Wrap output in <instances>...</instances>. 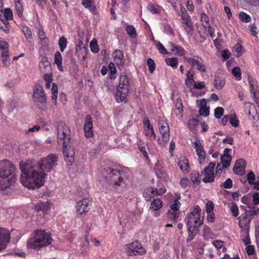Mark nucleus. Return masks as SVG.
Returning a JSON list of instances; mask_svg holds the SVG:
<instances>
[{
    "instance_id": "obj_1",
    "label": "nucleus",
    "mask_w": 259,
    "mask_h": 259,
    "mask_svg": "<svg viewBox=\"0 0 259 259\" xmlns=\"http://www.w3.org/2000/svg\"><path fill=\"white\" fill-rule=\"evenodd\" d=\"M20 167L22 171L20 182L28 189H37L44 185L47 176L42 171L39 165L34 160L20 162Z\"/></svg>"
},
{
    "instance_id": "obj_2",
    "label": "nucleus",
    "mask_w": 259,
    "mask_h": 259,
    "mask_svg": "<svg viewBox=\"0 0 259 259\" xmlns=\"http://www.w3.org/2000/svg\"><path fill=\"white\" fill-rule=\"evenodd\" d=\"M15 176L16 167L12 162L7 159L0 161V189L6 190L13 184Z\"/></svg>"
},
{
    "instance_id": "obj_3",
    "label": "nucleus",
    "mask_w": 259,
    "mask_h": 259,
    "mask_svg": "<svg viewBox=\"0 0 259 259\" xmlns=\"http://www.w3.org/2000/svg\"><path fill=\"white\" fill-rule=\"evenodd\" d=\"M52 238L50 234L44 230H37L34 233V237L27 242V246L32 249H36L50 244Z\"/></svg>"
},
{
    "instance_id": "obj_4",
    "label": "nucleus",
    "mask_w": 259,
    "mask_h": 259,
    "mask_svg": "<svg viewBox=\"0 0 259 259\" xmlns=\"http://www.w3.org/2000/svg\"><path fill=\"white\" fill-rule=\"evenodd\" d=\"M200 213L201 208L198 205L190 208V212L185 218L187 227H189L190 230H192L191 228H197L203 224V219L201 218Z\"/></svg>"
},
{
    "instance_id": "obj_5",
    "label": "nucleus",
    "mask_w": 259,
    "mask_h": 259,
    "mask_svg": "<svg viewBox=\"0 0 259 259\" xmlns=\"http://www.w3.org/2000/svg\"><path fill=\"white\" fill-rule=\"evenodd\" d=\"M129 79L124 74H121L119 79V84L116 92L117 102H126L127 95L129 93Z\"/></svg>"
},
{
    "instance_id": "obj_6",
    "label": "nucleus",
    "mask_w": 259,
    "mask_h": 259,
    "mask_svg": "<svg viewBox=\"0 0 259 259\" xmlns=\"http://www.w3.org/2000/svg\"><path fill=\"white\" fill-rule=\"evenodd\" d=\"M58 157L57 155L50 154L46 157L41 158L39 161L36 162L37 165H39L40 169L43 172L50 171L58 164Z\"/></svg>"
},
{
    "instance_id": "obj_7",
    "label": "nucleus",
    "mask_w": 259,
    "mask_h": 259,
    "mask_svg": "<svg viewBox=\"0 0 259 259\" xmlns=\"http://www.w3.org/2000/svg\"><path fill=\"white\" fill-rule=\"evenodd\" d=\"M33 99L39 109H46L47 97L42 87L39 84L34 85L33 92Z\"/></svg>"
},
{
    "instance_id": "obj_8",
    "label": "nucleus",
    "mask_w": 259,
    "mask_h": 259,
    "mask_svg": "<svg viewBox=\"0 0 259 259\" xmlns=\"http://www.w3.org/2000/svg\"><path fill=\"white\" fill-rule=\"evenodd\" d=\"M58 142L63 144L70 143V130L66 124L60 122L57 126Z\"/></svg>"
},
{
    "instance_id": "obj_9",
    "label": "nucleus",
    "mask_w": 259,
    "mask_h": 259,
    "mask_svg": "<svg viewBox=\"0 0 259 259\" xmlns=\"http://www.w3.org/2000/svg\"><path fill=\"white\" fill-rule=\"evenodd\" d=\"M105 171L108 175V177L111 179V181L116 186H122L123 183V177L125 176L122 171L113 169L110 167H107L104 169Z\"/></svg>"
},
{
    "instance_id": "obj_10",
    "label": "nucleus",
    "mask_w": 259,
    "mask_h": 259,
    "mask_svg": "<svg viewBox=\"0 0 259 259\" xmlns=\"http://www.w3.org/2000/svg\"><path fill=\"white\" fill-rule=\"evenodd\" d=\"M126 253L128 255H142L145 253L146 250L138 241L125 245Z\"/></svg>"
},
{
    "instance_id": "obj_11",
    "label": "nucleus",
    "mask_w": 259,
    "mask_h": 259,
    "mask_svg": "<svg viewBox=\"0 0 259 259\" xmlns=\"http://www.w3.org/2000/svg\"><path fill=\"white\" fill-rule=\"evenodd\" d=\"M63 153L64 159L68 165H71L74 160L75 151L72 147H71L69 143L63 145Z\"/></svg>"
},
{
    "instance_id": "obj_12",
    "label": "nucleus",
    "mask_w": 259,
    "mask_h": 259,
    "mask_svg": "<svg viewBox=\"0 0 259 259\" xmlns=\"http://www.w3.org/2000/svg\"><path fill=\"white\" fill-rule=\"evenodd\" d=\"M158 126L163 140L167 142L169 139V128L168 123L163 119L159 120Z\"/></svg>"
},
{
    "instance_id": "obj_13",
    "label": "nucleus",
    "mask_w": 259,
    "mask_h": 259,
    "mask_svg": "<svg viewBox=\"0 0 259 259\" xmlns=\"http://www.w3.org/2000/svg\"><path fill=\"white\" fill-rule=\"evenodd\" d=\"M185 60L191 64L192 67H196V68L200 72H206V67L201 58L195 59L193 58L185 57Z\"/></svg>"
},
{
    "instance_id": "obj_14",
    "label": "nucleus",
    "mask_w": 259,
    "mask_h": 259,
    "mask_svg": "<svg viewBox=\"0 0 259 259\" xmlns=\"http://www.w3.org/2000/svg\"><path fill=\"white\" fill-rule=\"evenodd\" d=\"M91 201L89 199L85 198L79 200L76 205V212L79 214L87 212L90 209Z\"/></svg>"
},
{
    "instance_id": "obj_15",
    "label": "nucleus",
    "mask_w": 259,
    "mask_h": 259,
    "mask_svg": "<svg viewBox=\"0 0 259 259\" xmlns=\"http://www.w3.org/2000/svg\"><path fill=\"white\" fill-rule=\"evenodd\" d=\"M10 240V233L6 228H0V250L5 249Z\"/></svg>"
},
{
    "instance_id": "obj_16",
    "label": "nucleus",
    "mask_w": 259,
    "mask_h": 259,
    "mask_svg": "<svg viewBox=\"0 0 259 259\" xmlns=\"http://www.w3.org/2000/svg\"><path fill=\"white\" fill-rule=\"evenodd\" d=\"M84 133L87 138H89L93 136L92 119L90 115H88L85 117Z\"/></svg>"
},
{
    "instance_id": "obj_17",
    "label": "nucleus",
    "mask_w": 259,
    "mask_h": 259,
    "mask_svg": "<svg viewBox=\"0 0 259 259\" xmlns=\"http://www.w3.org/2000/svg\"><path fill=\"white\" fill-rule=\"evenodd\" d=\"M230 151V149L226 148L224 154L221 157V163L223 167L227 168L230 166L232 160L231 156L228 153Z\"/></svg>"
},
{
    "instance_id": "obj_18",
    "label": "nucleus",
    "mask_w": 259,
    "mask_h": 259,
    "mask_svg": "<svg viewBox=\"0 0 259 259\" xmlns=\"http://www.w3.org/2000/svg\"><path fill=\"white\" fill-rule=\"evenodd\" d=\"M199 102L200 107L199 112L200 115L203 116L204 117L207 116L209 113V108L206 107V103L205 99H202Z\"/></svg>"
},
{
    "instance_id": "obj_19",
    "label": "nucleus",
    "mask_w": 259,
    "mask_h": 259,
    "mask_svg": "<svg viewBox=\"0 0 259 259\" xmlns=\"http://www.w3.org/2000/svg\"><path fill=\"white\" fill-rule=\"evenodd\" d=\"M112 56L114 59V62L116 65H122L123 55L121 51L116 50L113 53Z\"/></svg>"
},
{
    "instance_id": "obj_20",
    "label": "nucleus",
    "mask_w": 259,
    "mask_h": 259,
    "mask_svg": "<svg viewBox=\"0 0 259 259\" xmlns=\"http://www.w3.org/2000/svg\"><path fill=\"white\" fill-rule=\"evenodd\" d=\"M170 51L175 55L179 56H183L185 54V50L181 46L175 45L172 42H169Z\"/></svg>"
},
{
    "instance_id": "obj_21",
    "label": "nucleus",
    "mask_w": 259,
    "mask_h": 259,
    "mask_svg": "<svg viewBox=\"0 0 259 259\" xmlns=\"http://www.w3.org/2000/svg\"><path fill=\"white\" fill-rule=\"evenodd\" d=\"M39 68L41 71L46 72L47 69L50 68V63L46 56H42L39 63Z\"/></svg>"
},
{
    "instance_id": "obj_22",
    "label": "nucleus",
    "mask_w": 259,
    "mask_h": 259,
    "mask_svg": "<svg viewBox=\"0 0 259 259\" xmlns=\"http://www.w3.org/2000/svg\"><path fill=\"white\" fill-rule=\"evenodd\" d=\"M153 187H149L145 189L143 196L146 201H150L152 197L156 196Z\"/></svg>"
},
{
    "instance_id": "obj_23",
    "label": "nucleus",
    "mask_w": 259,
    "mask_h": 259,
    "mask_svg": "<svg viewBox=\"0 0 259 259\" xmlns=\"http://www.w3.org/2000/svg\"><path fill=\"white\" fill-rule=\"evenodd\" d=\"M244 111L247 113L249 118H251L250 114L255 113V107L254 105L250 102H245L244 103Z\"/></svg>"
},
{
    "instance_id": "obj_24",
    "label": "nucleus",
    "mask_w": 259,
    "mask_h": 259,
    "mask_svg": "<svg viewBox=\"0 0 259 259\" xmlns=\"http://www.w3.org/2000/svg\"><path fill=\"white\" fill-rule=\"evenodd\" d=\"M248 82L250 87V92L251 94H254L258 92V84L255 79L250 76H248Z\"/></svg>"
},
{
    "instance_id": "obj_25",
    "label": "nucleus",
    "mask_w": 259,
    "mask_h": 259,
    "mask_svg": "<svg viewBox=\"0 0 259 259\" xmlns=\"http://www.w3.org/2000/svg\"><path fill=\"white\" fill-rule=\"evenodd\" d=\"M49 209L50 203L48 202H38L35 205V210L37 211H42L43 212H47Z\"/></svg>"
},
{
    "instance_id": "obj_26",
    "label": "nucleus",
    "mask_w": 259,
    "mask_h": 259,
    "mask_svg": "<svg viewBox=\"0 0 259 259\" xmlns=\"http://www.w3.org/2000/svg\"><path fill=\"white\" fill-rule=\"evenodd\" d=\"M194 72L192 70L190 69L187 71V78L185 80V83L187 86L191 87L194 82H195V80L194 79Z\"/></svg>"
},
{
    "instance_id": "obj_27",
    "label": "nucleus",
    "mask_w": 259,
    "mask_h": 259,
    "mask_svg": "<svg viewBox=\"0 0 259 259\" xmlns=\"http://www.w3.org/2000/svg\"><path fill=\"white\" fill-rule=\"evenodd\" d=\"M178 165L183 171H187L189 168L188 160L185 157H183L180 159L178 162Z\"/></svg>"
},
{
    "instance_id": "obj_28",
    "label": "nucleus",
    "mask_w": 259,
    "mask_h": 259,
    "mask_svg": "<svg viewBox=\"0 0 259 259\" xmlns=\"http://www.w3.org/2000/svg\"><path fill=\"white\" fill-rule=\"evenodd\" d=\"M205 174L204 178L202 179V181L205 183H211L214 181V176L213 172L208 171H204Z\"/></svg>"
},
{
    "instance_id": "obj_29",
    "label": "nucleus",
    "mask_w": 259,
    "mask_h": 259,
    "mask_svg": "<svg viewBox=\"0 0 259 259\" xmlns=\"http://www.w3.org/2000/svg\"><path fill=\"white\" fill-rule=\"evenodd\" d=\"M162 206L161 200L158 198L154 199L151 203L150 208L153 210H158Z\"/></svg>"
},
{
    "instance_id": "obj_30",
    "label": "nucleus",
    "mask_w": 259,
    "mask_h": 259,
    "mask_svg": "<svg viewBox=\"0 0 259 259\" xmlns=\"http://www.w3.org/2000/svg\"><path fill=\"white\" fill-rule=\"evenodd\" d=\"M225 80L224 78H220L218 76H215L214 79V87L218 90H221L225 85Z\"/></svg>"
},
{
    "instance_id": "obj_31",
    "label": "nucleus",
    "mask_w": 259,
    "mask_h": 259,
    "mask_svg": "<svg viewBox=\"0 0 259 259\" xmlns=\"http://www.w3.org/2000/svg\"><path fill=\"white\" fill-rule=\"evenodd\" d=\"M179 214L178 211L169 210L167 212V218L169 220L176 222L179 217Z\"/></svg>"
},
{
    "instance_id": "obj_32",
    "label": "nucleus",
    "mask_w": 259,
    "mask_h": 259,
    "mask_svg": "<svg viewBox=\"0 0 259 259\" xmlns=\"http://www.w3.org/2000/svg\"><path fill=\"white\" fill-rule=\"evenodd\" d=\"M82 5L88 8L91 12H95V7L93 5V0H82Z\"/></svg>"
},
{
    "instance_id": "obj_33",
    "label": "nucleus",
    "mask_w": 259,
    "mask_h": 259,
    "mask_svg": "<svg viewBox=\"0 0 259 259\" xmlns=\"http://www.w3.org/2000/svg\"><path fill=\"white\" fill-rule=\"evenodd\" d=\"M67 41L66 38L62 36L61 37L58 41V45L60 47V50L63 52L67 47Z\"/></svg>"
},
{
    "instance_id": "obj_34",
    "label": "nucleus",
    "mask_w": 259,
    "mask_h": 259,
    "mask_svg": "<svg viewBox=\"0 0 259 259\" xmlns=\"http://www.w3.org/2000/svg\"><path fill=\"white\" fill-rule=\"evenodd\" d=\"M248 209H245V211L246 212V213H247L248 215H250L251 216H254L257 215L259 212V208L253 206L251 207L250 206H248Z\"/></svg>"
},
{
    "instance_id": "obj_35",
    "label": "nucleus",
    "mask_w": 259,
    "mask_h": 259,
    "mask_svg": "<svg viewBox=\"0 0 259 259\" xmlns=\"http://www.w3.org/2000/svg\"><path fill=\"white\" fill-rule=\"evenodd\" d=\"M166 63L167 65L176 68L178 66V60L176 58H167L165 59Z\"/></svg>"
},
{
    "instance_id": "obj_36",
    "label": "nucleus",
    "mask_w": 259,
    "mask_h": 259,
    "mask_svg": "<svg viewBox=\"0 0 259 259\" xmlns=\"http://www.w3.org/2000/svg\"><path fill=\"white\" fill-rule=\"evenodd\" d=\"M125 30L132 38H135L137 34L136 29L132 25H128L126 26Z\"/></svg>"
},
{
    "instance_id": "obj_37",
    "label": "nucleus",
    "mask_w": 259,
    "mask_h": 259,
    "mask_svg": "<svg viewBox=\"0 0 259 259\" xmlns=\"http://www.w3.org/2000/svg\"><path fill=\"white\" fill-rule=\"evenodd\" d=\"M232 73L236 78L238 80L241 79V73L240 69L239 67L237 66L233 68Z\"/></svg>"
},
{
    "instance_id": "obj_38",
    "label": "nucleus",
    "mask_w": 259,
    "mask_h": 259,
    "mask_svg": "<svg viewBox=\"0 0 259 259\" xmlns=\"http://www.w3.org/2000/svg\"><path fill=\"white\" fill-rule=\"evenodd\" d=\"M229 120L230 124L233 126L236 127L238 126L239 121L235 115L231 114L229 117Z\"/></svg>"
},
{
    "instance_id": "obj_39",
    "label": "nucleus",
    "mask_w": 259,
    "mask_h": 259,
    "mask_svg": "<svg viewBox=\"0 0 259 259\" xmlns=\"http://www.w3.org/2000/svg\"><path fill=\"white\" fill-rule=\"evenodd\" d=\"M181 18L182 19V23L184 24L189 23L191 21L190 16L188 14L187 12L185 11L183 12L181 14Z\"/></svg>"
},
{
    "instance_id": "obj_40",
    "label": "nucleus",
    "mask_w": 259,
    "mask_h": 259,
    "mask_svg": "<svg viewBox=\"0 0 259 259\" xmlns=\"http://www.w3.org/2000/svg\"><path fill=\"white\" fill-rule=\"evenodd\" d=\"M90 48L92 52L96 53L99 51V47L96 39H93L90 42Z\"/></svg>"
},
{
    "instance_id": "obj_41",
    "label": "nucleus",
    "mask_w": 259,
    "mask_h": 259,
    "mask_svg": "<svg viewBox=\"0 0 259 259\" xmlns=\"http://www.w3.org/2000/svg\"><path fill=\"white\" fill-rule=\"evenodd\" d=\"M147 64L148 66L150 73H153L155 69V64L154 61L152 59L149 58L147 60Z\"/></svg>"
},
{
    "instance_id": "obj_42",
    "label": "nucleus",
    "mask_w": 259,
    "mask_h": 259,
    "mask_svg": "<svg viewBox=\"0 0 259 259\" xmlns=\"http://www.w3.org/2000/svg\"><path fill=\"white\" fill-rule=\"evenodd\" d=\"M193 145L196 149V153H199L200 152H203L204 151L203 147L199 140L195 141L193 143Z\"/></svg>"
},
{
    "instance_id": "obj_43",
    "label": "nucleus",
    "mask_w": 259,
    "mask_h": 259,
    "mask_svg": "<svg viewBox=\"0 0 259 259\" xmlns=\"http://www.w3.org/2000/svg\"><path fill=\"white\" fill-rule=\"evenodd\" d=\"M239 18L242 21L244 22H249L251 20L250 16L243 12H241L239 13Z\"/></svg>"
},
{
    "instance_id": "obj_44",
    "label": "nucleus",
    "mask_w": 259,
    "mask_h": 259,
    "mask_svg": "<svg viewBox=\"0 0 259 259\" xmlns=\"http://www.w3.org/2000/svg\"><path fill=\"white\" fill-rule=\"evenodd\" d=\"M22 32L24 33L25 37L27 39H29L31 38L32 36V33L30 29L26 26H24L22 27Z\"/></svg>"
},
{
    "instance_id": "obj_45",
    "label": "nucleus",
    "mask_w": 259,
    "mask_h": 259,
    "mask_svg": "<svg viewBox=\"0 0 259 259\" xmlns=\"http://www.w3.org/2000/svg\"><path fill=\"white\" fill-rule=\"evenodd\" d=\"M224 110L222 107H218L214 110V116L217 119H220L223 115Z\"/></svg>"
},
{
    "instance_id": "obj_46",
    "label": "nucleus",
    "mask_w": 259,
    "mask_h": 259,
    "mask_svg": "<svg viewBox=\"0 0 259 259\" xmlns=\"http://www.w3.org/2000/svg\"><path fill=\"white\" fill-rule=\"evenodd\" d=\"M203 27L205 29L206 31L208 32V34L212 38L214 36V30L211 28L210 24H207V25H205V24H202Z\"/></svg>"
},
{
    "instance_id": "obj_47",
    "label": "nucleus",
    "mask_w": 259,
    "mask_h": 259,
    "mask_svg": "<svg viewBox=\"0 0 259 259\" xmlns=\"http://www.w3.org/2000/svg\"><path fill=\"white\" fill-rule=\"evenodd\" d=\"M245 168L244 166H237L235 165L233 168V171L236 174L243 175L245 172Z\"/></svg>"
},
{
    "instance_id": "obj_48",
    "label": "nucleus",
    "mask_w": 259,
    "mask_h": 259,
    "mask_svg": "<svg viewBox=\"0 0 259 259\" xmlns=\"http://www.w3.org/2000/svg\"><path fill=\"white\" fill-rule=\"evenodd\" d=\"M144 124L146 127L150 130L151 136L153 137L154 139L156 138V135L154 133L153 127L151 125L149 120L148 119H144Z\"/></svg>"
},
{
    "instance_id": "obj_49",
    "label": "nucleus",
    "mask_w": 259,
    "mask_h": 259,
    "mask_svg": "<svg viewBox=\"0 0 259 259\" xmlns=\"http://www.w3.org/2000/svg\"><path fill=\"white\" fill-rule=\"evenodd\" d=\"M191 181L193 183H199L200 182V175L198 172H194L191 175Z\"/></svg>"
},
{
    "instance_id": "obj_50",
    "label": "nucleus",
    "mask_w": 259,
    "mask_h": 259,
    "mask_svg": "<svg viewBox=\"0 0 259 259\" xmlns=\"http://www.w3.org/2000/svg\"><path fill=\"white\" fill-rule=\"evenodd\" d=\"M230 210L231 211L232 215L234 217H236L238 215V214H239L238 208L237 205L235 203H232V206L231 207Z\"/></svg>"
},
{
    "instance_id": "obj_51",
    "label": "nucleus",
    "mask_w": 259,
    "mask_h": 259,
    "mask_svg": "<svg viewBox=\"0 0 259 259\" xmlns=\"http://www.w3.org/2000/svg\"><path fill=\"white\" fill-rule=\"evenodd\" d=\"M214 208L213 203L211 201H208L206 204V212L207 213L213 212Z\"/></svg>"
},
{
    "instance_id": "obj_52",
    "label": "nucleus",
    "mask_w": 259,
    "mask_h": 259,
    "mask_svg": "<svg viewBox=\"0 0 259 259\" xmlns=\"http://www.w3.org/2000/svg\"><path fill=\"white\" fill-rule=\"evenodd\" d=\"M38 37L41 41H43L44 44H47L49 42V39L46 36L45 33L42 30H39Z\"/></svg>"
},
{
    "instance_id": "obj_53",
    "label": "nucleus",
    "mask_w": 259,
    "mask_h": 259,
    "mask_svg": "<svg viewBox=\"0 0 259 259\" xmlns=\"http://www.w3.org/2000/svg\"><path fill=\"white\" fill-rule=\"evenodd\" d=\"M196 228H191L192 230H190L189 229V227H188V232H189V235H188V238H187V242L190 241H191L192 240H193L194 239V236L196 234L195 229Z\"/></svg>"
},
{
    "instance_id": "obj_54",
    "label": "nucleus",
    "mask_w": 259,
    "mask_h": 259,
    "mask_svg": "<svg viewBox=\"0 0 259 259\" xmlns=\"http://www.w3.org/2000/svg\"><path fill=\"white\" fill-rule=\"evenodd\" d=\"M147 9L153 14H158L160 12L158 7H155L152 4H149L147 7Z\"/></svg>"
},
{
    "instance_id": "obj_55",
    "label": "nucleus",
    "mask_w": 259,
    "mask_h": 259,
    "mask_svg": "<svg viewBox=\"0 0 259 259\" xmlns=\"http://www.w3.org/2000/svg\"><path fill=\"white\" fill-rule=\"evenodd\" d=\"M247 179L248 180V183L250 185H252L253 183H254L255 181V175L253 172V171H250L247 176Z\"/></svg>"
},
{
    "instance_id": "obj_56",
    "label": "nucleus",
    "mask_w": 259,
    "mask_h": 259,
    "mask_svg": "<svg viewBox=\"0 0 259 259\" xmlns=\"http://www.w3.org/2000/svg\"><path fill=\"white\" fill-rule=\"evenodd\" d=\"M4 16L7 20H11L13 18V14L12 10L9 8H7L4 11Z\"/></svg>"
},
{
    "instance_id": "obj_57",
    "label": "nucleus",
    "mask_w": 259,
    "mask_h": 259,
    "mask_svg": "<svg viewBox=\"0 0 259 259\" xmlns=\"http://www.w3.org/2000/svg\"><path fill=\"white\" fill-rule=\"evenodd\" d=\"M198 124V120L195 118L191 119L188 121V125L191 129L195 128Z\"/></svg>"
},
{
    "instance_id": "obj_58",
    "label": "nucleus",
    "mask_w": 259,
    "mask_h": 259,
    "mask_svg": "<svg viewBox=\"0 0 259 259\" xmlns=\"http://www.w3.org/2000/svg\"><path fill=\"white\" fill-rule=\"evenodd\" d=\"M16 9L18 15L19 17H21L22 15L23 8L20 2H17V3H16Z\"/></svg>"
},
{
    "instance_id": "obj_59",
    "label": "nucleus",
    "mask_w": 259,
    "mask_h": 259,
    "mask_svg": "<svg viewBox=\"0 0 259 259\" xmlns=\"http://www.w3.org/2000/svg\"><path fill=\"white\" fill-rule=\"evenodd\" d=\"M181 203L178 200H175L174 203L170 206L172 211H178Z\"/></svg>"
},
{
    "instance_id": "obj_60",
    "label": "nucleus",
    "mask_w": 259,
    "mask_h": 259,
    "mask_svg": "<svg viewBox=\"0 0 259 259\" xmlns=\"http://www.w3.org/2000/svg\"><path fill=\"white\" fill-rule=\"evenodd\" d=\"M62 57L59 52H56L55 54L54 61L56 64L62 63Z\"/></svg>"
},
{
    "instance_id": "obj_61",
    "label": "nucleus",
    "mask_w": 259,
    "mask_h": 259,
    "mask_svg": "<svg viewBox=\"0 0 259 259\" xmlns=\"http://www.w3.org/2000/svg\"><path fill=\"white\" fill-rule=\"evenodd\" d=\"M193 87L194 89H198V90H201L205 88V82H194L193 84Z\"/></svg>"
},
{
    "instance_id": "obj_62",
    "label": "nucleus",
    "mask_w": 259,
    "mask_h": 259,
    "mask_svg": "<svg viewBox=\"0 0 259 259\" xmlns=\"http://www.w3.org/2000/svg\"><path fill=\"white\" fill-rule=\"evenodd\" d=\"M175 106L177 109L179 110L180 112H182L183 111L182 101L181 99H178L177 100Z\"/></svg>"
},
{
    "instance_id": "obj_63",
    "label": "nucleus",
    "mask_w": 259,
    "mask_h": 259,
    "mask_svg": "<svg viewBox=\"0 0 259 259\" xmlns=\"http://www.w3.org/2000/svg\"><path fill=\"white\" fill-rule=\"evenodd\" d=\"M232 181L231 179H227L223 184V187L226 189H230L232 187Z\"/></svg>"
},
{
    "instance_id": "obj_64",
    "label": "nucleus",
    "mask_w": 259,
    "mask_h": 259,
    "mask_svg": "<svg viewBox=\"0 0 259 259\" xmlns=\"http://www.w3.org/2000/svg\"><path fill=\"white\" fill-rule=\"evenodd\" d=\"M253 203L254 205L259 204V193L255 192L253 194Z\"/></svg>"
}]
</instances>
